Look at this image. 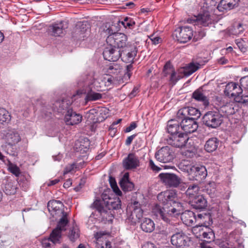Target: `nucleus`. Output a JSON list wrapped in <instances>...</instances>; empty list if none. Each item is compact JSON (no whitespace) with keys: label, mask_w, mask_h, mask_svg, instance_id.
Segmentation results:
<instances>
[{"label":"nucleus","mask_w":248,"mask_h":248,"mask_svg":"<svg viewBox=\"0 0 248 248\" xmlns=\"http://www.w3.org/2000/svg\"><path fill=\"white\" fill-rule=\"evenodd\" d=\"M223 121V115L219 111H209L202 118L203 124L209 127L216 128L219 126Z\"/></svg>","instance_id":"obj_6"},{"label":"nucleus","mask_w":248,"mask_h":248,"mask_svg":"<svg viewBox=\"0 0 248 248\" xmlns=\"http://www.w3.org/2000/svg\"><path fill=\"white\" fill-rule=\"evenodd\" d=\"M103 112V109L100 108H98V109L93 108L89 111V115L93 116V118L92 117V118H93L94 123H100L105 120L107 117H98L99 114H102Z\"/></svg>","instance_id":"obj_34"},{"label":"nucleus","mask_w":248,"mask_h":248,"mask_svg":"<svg viewBox=\"0 0 248 248\" xmlns=\"http://www.w3.org/2000/svg\"><path fill=\"white\" fill-rule=\"evenodd\" d=\"M8 170L16 177H18L20 174V170L16 165L12 163L11 161H8L7 164Z\"/></svg>","instance_id":"obj_41"},{"label":"nucleus","mask_w":248,"mask_h":248,"mask_svg":"<svg viewBox=\"0 0 248 248\" xmlns=\"http://www.w3.org/2000/svg\"><path fill=\"white\" fill-rule=\"evenodd\" d=\"M188 137L186 134L182 132L176 135H170L166 139L168 144L176 148H182L186 145L188 140Z\"/></svg>","instance_id":"obj_12"},{"label":"nucleus","mask_w":248,"mask_h":248,"mask_svg":"<svg viewBox=\"0 0 248 248\" xmlns=\"http://www.w3.org/2000/svg\"><path fill=\"white\" fill-rule=\"evenodd\" d=\"M200 67L199 63L192 62L184 68L183 72L185 76L188 77L199 69Z\"/></svg>","instance_id":"obj_35"},{"label":"nucleus","mask_w":248,"mask_h":248,"mask_svg":"<svg viewBox=\"0 0 248 248\" xmlns=\"http://www.w3.org/2000/svg\"><path fill=\"white\" fill-rule=\"evenodd\" d=\"M192 97L196 101L202 102L205 106L209 105V98L205 91L201 87L195 90L192 93Z\"/></svg>","instance_id":"obj_26"},{"label":"nucleus","mask_w":248,"mask_h":248,"mask_svg":"<svg viewBox=\"0 0 248 248\" xmlns=\"http://www.w3.org/2000/svg\"><path fill=\"white\" fill-rule=\"evenodd\" d=\"M109 182L111 188H112L113 191L118 195H121L122 194V192L119 189V187L117 185L116 182L114 178L112 176H110L109 178Z\"/></svg>","instance_id":"obj_45"},{"label":"nucleus","mask_w":248,"mask_h":248,"mask_svg":"<svg viewBox=\"0 0 248 248\" xmlns=\"http://www.w3.org/2000/svg\"><path fill=\"white\" fill-rule=\"evenodd\" d=\"M118 23L119 24L121 23L124 28L128 27L130 29L132 28L133 26L135 24V22L134 21L128 17H125L124 21H118Z\"/></svg>","instance_id":"obj_46"},{"label":"nucleus","mask_w":248,"mask_h":248,"mask_svg":"<svg viewBox=\"0 0 248 248\" xmlns=\"http://www.w3.org/2000/svg\"><path fill=\"white\" fill-rule=\"evenodd\" d=\"M241 87V85L239 86L235 82L229 83L226 86L224 93L226 95L233 97L235 102H246L240 97L243 92Z\"/></svg>","instance_id":"obj_9"},{"label":"nucleus","mask_w":248,"mask_h":248,"mask_svg":"<svg viewBox=\"0 0 248 248\" xmlns=\"http://www.w3.org/2000/svg\"><path fill=\"white\" fill-rule=\"evenodd\" d=\"M184 170L188 172L189 178L191 180L201 182L204 179L207 175L206 169L203 166L186 165V168Z\"/></svg>","instance_id":"obj_7"},{"label":"nucleus","mask_w":248,"mask_h":248,"mask_svg":"<svg viewBox=\"0 0 248 248\" xmlns=\"http://www.w3.org/2000/svg\"><path fill=\"white\" fill-rule=\"evenodd\" d=\"M120 185L123 191H130L134 188V184L128 180L122 179L120 182Z\"/></svg>","instance_id":"obj_38"},{"label":"nucleus","mask_w":248,"mask_h":248,"mask_svg":"<svg viewBox=\"0 0 248 248\" xmlns=\"http://www.w3.org/2000/svg\"><path fill=\"white\" fill-rule=\"evenodd\" d=\"M121 202L118 198L109 200L106 202L103 200H96L93 202V206L101 215H103L107 212L106 208L108 210L119 209L121 208Z\"/></svg>","instance_id":"obj_5"},{"label":"nucleus","mask_w":248,"mask_h":248,"mask_svg":"<svg viewBox=\"0 0 248 248\" xmlns=\"http://www.w3.org/2000/svg\"><path fill=\"white\" fill-rule=\"evenodd\" d=\"M181 78L180 76H177L175 71L170 75L169 78L170 81L173 84H175Z\"/></svg>","instance_id":"obj_52"},{"label":"nucleus","mask_w":248,"mask_h":248,"mask_svg":"<svg viewBox=\"0 0 248 248\" xmlns=\"http://www.w3.org/2000/svg\"><path fill=\"white\" fill-rule=\"evenodd\" d=\"M75 168H76V164L73 163L69 166H67L65 169L64 173V174L68 173L71 172V171L73 170Z\"/></svg>","instance_id":"obj_59"},{"label":"nucleus","mask_w":248,"mask_h":248,"mask_svg":"<svg viewBox=\"0 0 248 248\" xmlns=\"http://www.w3.org/2000/svg\"><path fill=\"white\" fill-rule=\"evenodd\" d=\"M10 120L11 116L8 111L3 108H0V124H7Z\"/></svg>","instance_id":"obj_37"},{"label":"nucleus","mask_w":248,"mask_h":248,"mask_svg":"<svg viewBox=\"0 0 248 248\" xmlns=\"http://www.w3.org/2000/svg\"><path fill=\"white\" fill-rule=\"evenodd\" d=\"M87 98L90 101H95L101 99L102 94L95 92H90L87 94Z\"/></svg>","instance_id":"obj_47"},{"label":"nucleus","mask_w":248,"mask_h":248,"mask_svg":"<svg viewBox=\"0 0 248 248\" xmlns=\"http://www.w3.org/2000/svg\"><path fill=\"white\" fill-rule=\"evenodd\" d=\"M82 116L79 113H77L72 108L67 110L65 115L64 121L67 125H74L80 123Z\"/></svg>","instance_id":"obj_21"},{"label":"nucleus","mask_w":248,"mask_h":248,"mask_svg":"<svg viewBox=\"0 0 248 248\" xmlns=\"http://www.w3.org/2000/svg\"><path fill=\"white\" fill-rule=\"evenodd\" d=\"M235 43L242 52H246L247 50V47L243 44V41L240 39H237L235 40Z\"/></svg>","instance_id":"obj_55"},{"label":"nucleus","mask_w":248,"mask_h":248,"mask_svg":"<svg viewBox=\"0 0 248 248\" xmlns=\"http://www.w3.org/2000/svg\"><path fill=\"white\" fill-rule=\"evenodd\" d=\"M240 84L242 87L248 89V76L242 78L240 80Z\"/></svg>","instance_id":"obj_56"},{"label":"nucleus","mask_w":248,"mask_h":248,"mask_svg":"<svg viewBox=\"0 0 248 248\" xmlns=\"http://www.w3.org/2000/svg\"><path fill=\"white\" fill-rule=\"evenodd\" d=\"M217 9L219 11L230 10L233 9L231 4L227 0H221L217 6Z\"/></svg>","instance_id":"obj_40"},{"label":"nucleus","mask_w":248,"mask_h":248,"mask_svg":"<svg viewBox=\"0 0 248 248\" xmlns=\"http://www.w3.org/2000/svg\"><path fill=\"white\" fill-rule=\"evenodd\" d=\"M63 204L60 201L52 200L48 202L47 208L53 217L57 215L62 216L57 227L51 233V239L57 242L62 236V232L65 230V226L68 222L67 218V213L63 210Z\"/></svg>","instance_id":"obj_2"},{"label":"nucleus","mask_w":248,"mask_h":248,"mask_svg":"<svg viewBox=\"0 0 248 248\" xmlns=\"http://www.w3.org/2000/svg\"><path fill=\"white\" fill-rule=\"evenodd\" d=\"M61 238V236L59 238L58 241L57 242H54L52 241V239H51V234L50 235L49 238L47 239H44L42 241V245L43 247L45 248H51L54 244L57 243H59L60 239Z\"/></svg>","instance_id":"obj_44"},{"label":"nucleus","mask_w":248,"mask_h":248,"mask_svg":"<svg viewBox=\"0 0 248 248\" xmlns=\"http://www.w3.org/2000/svg\"><path fill=\"white\" fill-rule=\"evenodd\" d=\"M199 187L198 186L194 184L189 186L185 193L188 197V200L191 201L199 195Z\"/></svg>","instance_id":"obj_33"},{"label":"nucleus","mask_w":248,"mask_h":248,"mask_svg":"<svg viewBox=\"0 0 248 248\" xmlns=\"http://www.w3.org/2000/svg\"><path fill=\"white\" fill-rule=\"evenodd\" d=\"M137 53V48L130 44L120 49V53L122 60L125 62H132L136 56Z\"/></svg>","instance_id":"obj_16"},{"label":"nucleus","mask_w":248,"mask_h":248,"mask_svg":"<svg viewBox=\"0 0 248 248\" xmlns=\"http://www.w3.org/2000/svg\"><path fill=\"white\" fill-rule=\"evenodd\" d=\"M109 135L111 137H113L115 135L117 132V128L115 126L112 124L110 126L109 128Z\"/></svg>","instance_id":"obj_60"},{"label":"nucleus","mask_w":248,"mask_h":248,"mask_svg":"<svg viewBox=\"0 0 248 248\" xmlns=\"http://www.w3.org/2000/svg\"><path fill=\"white\" fill-rule=\"evenodd\" d=\"M68 28L66 22L61 21L56 23L50 26L51 35L54 36H61L64 34L65 30Z\"/></svg>","instance_id":"obj_25"},{"label":"nucleus","mask_w":248,"mask_h":248,"mask_svg":"<svg viewBox=\"0 0 248 248\" xmlns=\"http://www.w3.org/2000/svg\"><path fill=\"white\" fill-rule=\"evenodd\" d=\"M8 147L7 146H5V151L10 155L12 156H16L17 155L16 152L14 150L13 145H8Z\"/></svg>","instance_id":"obj_50"},{"label":"nucleus","mask_w":248,"mask_h":248,"mask_svg":"<svg viewBox=\"0 0 248 248\" xmlns=\"http://www.w3.org/2000/svg\"><path fill=\"white\" fill-rule=\"evenodd\" d=\"M199 231L200 236H202L203 238L205 239V241L210 242L213 240L215 237V234L212 230L206 226H198L196 225L194 227V231Z\"/></svg>","instance_id":"obj_22"},{"label":"nucleus","mask_w":248,"mask_h":248,"mask_svg":"<svg viewBox=\"0 0 248 248\" xmlns=\"http://www.w3.org/2000/svg\"><path fill=\"white\" fill-rule=\"evenodd\" d=\"M196 149L194 147H191L190 149L186 150L185 153V155L189 157H193L195 155Z\"/></svg>","instance_id":"obj_57"},{"label":"nucleus","mask_w":248,"mask_h":248,"mask_svg":"<svg viewBox=\"0 0 248 248\" xmlns=\"http://www.w3.org/2000/svg\"><path fill=\"white\" fill-rule=\"evenodd\" d=\"M183 222L187 226H191L196 222V215L189 210H186L181 214Z\"/></svg>","instance_id":"obj_28"},{"label":"nucleus","mask_w":248,"mask_h":248,"mask_svg":"<svg viewBox=\"0 0 248 248\" xmlns=\"http://www.w3.org/2000/svg\"><path fill=\"white\" fill-rule=\"evenodd\" d=\"M158 177L165 186L170 187H177L181 184V178L173 173H161Z\"/></svg>","instance_id":"obj_10"},{"label":"nucleus","mask_w":248,"mask_h":248,"mask_svg":"<svg viewBox=\"0 0 248 248\" xmlns=\"http://www.w3.org/2000/svg\"><path fill=\"white\" fill-rule=\"evenodd\" d=\"M149 166L153 171L157 172L161 170V168L156 166L152 160L149 161Z\"/></svg>","instance_id":"obj_58"},{"label":"nucleus","mask_w":248,"mask_h":248,"mask_svg":"<svg viewBox=\"0 0 248 248\" xmlns=\"http://www.w3.org/2000/svg\"><path fill=\"white\" fill-rule=\"evenodd\" d=\"M37 101L41 106V111L46 116H49L52 111L61 113H66L67 110L70 108V102L67 100L57 101L53 104V106L47 104L46 101L42 99H38Z\"/></svg>","instance_id":"obj_4"},{"label":"nucleus","mask_w":248,"mask_h":248,"mask_svg":"<svg viewBox=\"0 0 248 248\" xmlns=\"http://www.w3.org/2000/svg\"><path fill=\"white\" fill-rule=\"evenodd\" d=\"M188 202L191 206L196 209H203L206 208L207 204V200L202 195L197 196Z\"/></svg>","instance_id":"obj_27"},{"label":"nucleus","mask_w":248,"mask_h":248,"mask_svg":"<svg viewBox=\"0 0 248 248\" xmlns=\"http://www.w3.org/2000/svg\"><path fill=\"white\" fill-rule=\"evenodd\" d=\"M177 119L180 121V126L182 130L185 133H191L196 131L198 127V124L196 121L189 118V117H184L182 118H178Z\"/></svg>","instance_id":"obj_15"},{"label":"nucleus","mask_w":248,"mask_h":248,"mask_svg":"<svg viewBox=\"0 0 248 248\" xmlns=\"http://www.w3.org/2000/svg\"><path fill=\"white\" fill-rule=\"evenodd\" d=\"M123 165L124 169L130 170L136 169L140 166V160L138 156L134 153L128 154L123 162Z\"/></svg>","instance_id":"obj_20"},{"label":"nucleus","mask_w":248,"mask_h":248,"mask_svg":"<svg viewBox=\"0 0 248 248\" xmlns=\"http://www.w3.org/2000/svg\"><path fill=\"white\" fill-rule=\"evenodd\" d=\"M244 29L243 27V24L239 23L237 26V29H235V34H240L243 32Z\"/></svg>","instance_id":"obj_63"},{"label":"nucleus","mask_w":248,"mask_h":248,"mask_svg":"<svg viewBox=\"0 0 248 248\" xmlns=\"http://www.w3.org/2000/svg\"><path fill=\"white\" fill-rule=\"evenodd\" d=\"M171 229V226L170 225L168 226V227L166 228V229L165 230L160 231L159 232L160 233L164 234L166 236H167L171 233V231L170 230Z\"/></svg>","instance_id":"obj_61"},{"label":"nucleus","mask_w":248,"mask_h":248,"mask_svg":"<svg viewBox=\"0 0 248 248\" xmlns=\"http://www.w3.org/2000/svg\"><path fill=\"white\" fill-rule=\"evenodd\" d=\"M142 248H156V247L153 243L147 242L142 246Z\"/></svg>","instance_id":"obj_64"},{"label":"nucleus","mask_w":248,"mask_h":248,"mask_svg":"<svg viewBox=\"0 0 248 248\" xmlns=\"http://www.w3.org/2000/svg\"><path fill=\"white\" fill-rule=\"evenodd\" d=\"M175 71L174 68L171 64L170 62H167L164 66L163 74L164 76H170L172 73Z\"/></svg>","instance_id":"obj_43"},{"label":"nucleus","mask_w":248,"mask_h":248,"mask_svg":"<svg viewBox=\"0 0 248 248\" xmlns=\"http://www.w3.org/2000/svg\"><path fill=\"white\" fill-rule=\"evenodd\" d=\"M30 176L29 174H22L19 177V182H23L26 186H28V182H29Z\"/></svg>","instance_id":"obj_53"},{"label":"nucleus","mask_w":248,"mask_h":248,"mask_svg":"<svg viewBox=\"0 0 248 248\" xmlns=\"http://www.w3.org/2000/svg\"><path fill=\"white\" fill-rule=\"evenodd\" d=\"M193 31L188 26L181 27L175 31L177 40L180 43H186L190 40L193 36Z\"/></svg>","instance_id":"obj_11"},{"label":"nucleus","mask_w":248,"mask_h":248,"mask_svg":"<svg viewBox=\"0 0 248 248\" xmlns=\"http://www.w3.org/2000/svg\"><path fill=\"white\" fill-rule=\"evenodd\" d=\"M180 121L177 119L175 120H170L168 122L167 130L170 135H176L181 133V129L180 125Z\"/></svg>","instance_id":"obj_30"},{"label":"nucleus","mask_w":248,"mask_h":248,"mask_svg":"<svg viewBox=\"0 0 248 248\" xmlns=\"http://www.w3.org/2000/svg\"><path fill=\"white\" fill-rule=\"evenodd\" d=\"M89 146V140L87 138H84L76 140L74 148L77 152L83 154L88 151Z\"/></svg>","instance_id":"obj_29"},{"label":"nucleus","mask_w":248,"mask_h":248,"mask_svg":"<svg viewBox=\"0 0 248 248\" xmlns=\"http://www.w3.org/2000/svg\"><path fill=\"white\" fill-rule=\"evenodd\" d=\"M171 244L178 248H182L189 245L190 240L184 233L178 232L171 237Z\"/></svg>","instance_id":"obj_18"},{"label":"nucleus","mask_w":248,"mask_h":248,"mask_svg":"<svg viewBox=\"0 0 248 248\" xmlns=\"http://www.w3.org/2000/svg\"><path fill=\"white\" fill-rule=\"evenodd\" d=\"M214 17L215 16L213 14L206 12L195 17L193 19H188L187 22L190 23L197 22L198 24L206 27L214 23Z\"/></svg>","instance_id":"obj_13"},{"label":"nucleus","mask_w":248,"mask_h":248,"mask_svg":"<svg viewBox=\"0 0 248 248\" xmlns=\"http://www.w3.org/2000/svg\"><path fill=\"white\" fill-rule=\"evenodd\" d=\"M2 189L7 195H14L16 193L17 189V184L14 180L10 178L3 180Z\"/></svg>","instance_id":"obj_23"},{"label":"nucleus","mask_w":248,"mask_h":248,"mask_svg":"<svg viewBox=\"0 0 248 248\" xmlns=\"http://www.w3.org/2000/svg\"><path fill=\"white\" fill-rule=\"evenodd\" d=\"M140 204L138 202H134L133 203V210L131 213V217L136 223L139 221L143 216V211L140 207Z\"/></svg>","instance_id":"obj_31"},{"label":"nucleus","mask_w":248,"mask_h":248,"mask_svg":"<svg viewBox=\"0 0 248 248\" xmlns=\"http://www.w3.org/2000/svg\"><path fill=\"white\" fill-rule=\"evenodd\" d=\"M155 158L159 162L169 163L174 157V153L172 149L169 146L162 147L155 154Z\"/></svg>","instance_id":"obj_8"},{"label":"nucleus","mask_w":248,"mask_h":248,"mask_svg":"<svg viewBox=\"0 0 248 248\" xmlns=\"http://www.w3.org/2000/svg\"><path fill=\"white\" fill-rule=\"evenodd\" d=\"M96 247L97 248H111V243L102 237L96 239Z\"/></svg>","instance_id":"obj_39"},{"label":"nucleus","mask_w":248,"mask_h":248,"mask_svg":"<svg viewBox=\"0 0 248 248\" xmlns=\"http://www.w3.org/2000/svg\"><path fill=\"white\" fill-rule=\"evenodd\" d=\"M132 68L133 65H132L131 63L126 66V72L125 73L124 75V78H130L132 74L131 71L132 70Z\"/></svg>","instance_id":"obj_54"},{"label":"nucleus","mask_w":248,"mask_h":248,"mask_svg":"<svg viewBox=\"0 0 248 248\" xmlns=\"http://www.w3.org/2000/svg\"><path fill=\"white\" fill-rule=\"evenodd\" d=\"M137 127V124L135 122H132L130 125L126 127V128L125 129L124 131L126 133H128L130 132L131 131Z\"/></svg>","instance_id":"obj_62"},{"label":"nucleus","mask_w":248,"mask_h":248,"mask_svg":"<svg viewBox=\"0 0 248 248\" xmlns=\"http://www.w3.org/2000/svg\"><path fill=\"white\" fill-rule=\"evenodd\" d=\"M103 55L106 60L113 62L117 61L121 57L120 49L109 45L104 49Z\"/></svg>","instance_id":"obj_19"},{"label":"nucleus","mask_w":248,"mask_h":248,"mask_svg":"<svg viewBox=\"0 0 248 248\" xmlns=\"http://www.w3.org/2000/svg\"><path fill=\"white\" fill-rule=\"evenodd\" d=\"M90 32V25L88 21H80L78 22L74 30L73 36L78 39L84 38Z\"/></svg>","instance_id":"obj_14"},{"label":"nucleus","mask_w":248,"mask_h":248,"mask_svg":"<svg viewBox=\"0 0 248 248\" xmlns=\"http://www.w3.org/2000/svg\"><path fill=\"white\" fill-rule=\"evenodd\" d=\"M159 204H156L153 209V212L158 217L161 218L167 223L171 224V218L181 214L180 203L177 202L176 193L173 190L162 192L157 195Z\"/></svg>","instance_id":"obj_1"},{"label":"nucleus","mask_w":248,"mask_h":248,"mask_svg":"<svg viewBox=\"0 0 248 248\" xmlns=\"http://www.w3.org/2000/svg\"><path fill=\"white\" fill-rule=\"evenodd\" d=\"M140 228L143 231L146 232H151L155 230V223L150 218H145L143 219L141 223Z\"/></svg>","instance_id":"obj_32"},{"label":"nucleus","mask_w":248,"mask_h":248,"mask_svg":"<svg viewBox=\"0 0 248 248\" xmlns=\"http://www.w3.org/2000/svg\"><path fill=\"white\" fill-rule=\"evenodd\" d=\"M211 184L208 183L204 186L203 191L207 193L211 197H213L215 193V189L214 187H212L211 186Z\"/></svg>","instance_id":"obj_48"},{"label":"nucleus","mask_w":248,"mask_h":248,"mask_svg":"<svg viewBox=\"0 0 248 248\" xmlns=\"http://www.w3.org/2000/svg\"><path fill=\"white\" fill-rule=\"evenodd\" d=\"M108 70L109 73L117 74L121 72V68L119 65L114 64L109 66Z\"/></svg>","instance_id":"obj_49"},{"label":"nucleus","mask_w":248,"mask_h":248,"mask_svg":"<svg viewBox=\"0 0 248 248\" xmlns=\"http://www.w3.org/2000/svg\"><path fill=\"white\" fill-rule=\"evenodd\" d=\"M3 139L6 140L8 145H13L20 140L19 134L15 130H8L3 133Z\"/></svg>","instance_id":"obj_24"},{"label":"nucleus","mask_w":248,"mask_h":248,"mask_svg":"<svg viewBox=\"0 0 248 248\" xmlns=\"http://www.w3.org/2000/svg\"><path fill=\"white\" fill-rule=\"evenodd\" d=\"M178 118H182L184 117L196 121L201 116L200 111L196 108L193 107H185L179 109L177 113Z\"/></svg>","instance_id":"obj_17"},{"label":"nucleus","mask_w":248,"mask_h":248,"mask_svg":"<svg viewBox=\"0 0 248 248\" xmlns=\"http://www.w3.org/2000/svg\"><path fill=\"white\" fill-rule=\"evenodd\" d=\"M119 30V28L115 25H109L105 30V32L109 34L107 38L106 42L109 46H112L118 49H122L129 44L127 42V38L124 34L117 32Z\"/></svg>","instance_id":"obj_3"},{"label":"nucleus","mask_w":248,"mask_h":248,"mask_svg":"<svg viewBox=\"0 0 248 248\" xmlns=\"http://www.w3.org/2000/svg\"><path fill=\"white\" fill-rule=\"evenodd\" d=\"M79 236V230L77 227H73L72 229H70L68 237L72 242H75Z\"/></svg>","instance_id":"obj_42"},{"label":"nucleus","mask_w":248,"mask_h":248,"mask_svg":"<svg viewBox=\"0 0 248 248\" xmlns=\"http://www.w3.org/2000/svg\"><path fill=\"white\" fill-rule=\"evenodd\" d=\"M196 222L199 221L200 220L205 219L206 218L209 219V224L212 223V220H210V216L206 214H198L197 215H196Z\"/></svg>","instance_id":"obj_51"},{"label":"nucleus","mask_w":248,"mask_h":248,"mask_svg":"<svg viewBox=\"0 0 248 248\" xmlns=\"http://www.w3.org/2000/svg\"><path fill=\"white\" fill-rule=\"evenodd\" d=\"M218 140L216 138L209 139L206 142L204 148L208 152H212L215 151L218 146Z\"/></svg>","instance_id":"obj_36"}]
</instances>
